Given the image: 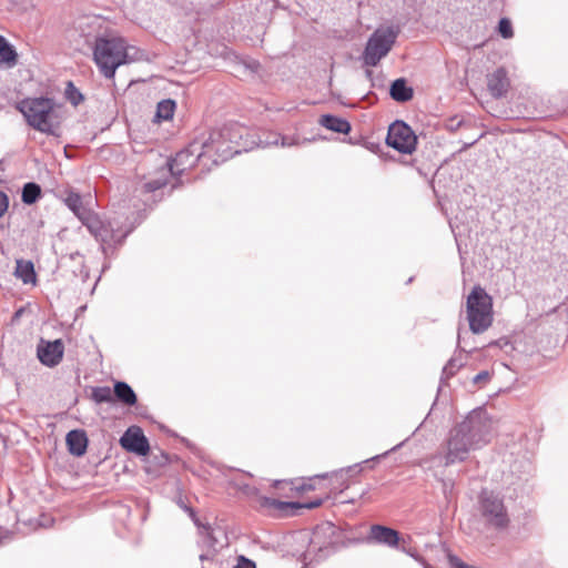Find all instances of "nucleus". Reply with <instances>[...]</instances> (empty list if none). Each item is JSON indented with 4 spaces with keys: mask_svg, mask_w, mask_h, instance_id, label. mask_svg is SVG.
I'll return each instance as SVG.
<instances>
[{
    "mask_svg": "<svg viewBox=\"0 0 568 568\" xmlns=\"http://www.w3.org/2000/svg\"><path fill=\"white\" fill-rule=\"evenodd\" d=\"M490 420L487 413L477 408L471 410L463 422L449 430L444 454L434 456L448 467L468 458L471 450L481 448L489 442Z\"/></svg>",
    "mask_w": 568,
    "mask_h": 568,
    "instance_id": "1",
    "label": "nucleus"
},
{
    "mask_svg": "<svg viewBox=\"0 0 568 568\" xmlns=\"http://www.w3.org/2000/svg\"><path fill=\"white\" fill-rule=\"evenodd\" d=\"M245 133L246 129L237 122H229L212 130L206 139L200 141L197 159L207 158L215 165L227 161L242 152L241 140Z\"/></svg>",
    "mask_w": 568,
    "mask_h": 568,
    "instance_id": "2",
    "label": "nucleus"
},
{
    "mask_svg": "<svg viewBox=\"0 0 568 568\" xmlns=\"http://www.w3.org/2000/svg\"><path fill=\"white\" fill-rule=\"evenodd\" d=\"M17 108L32 129L48 135H60L63 120L62 105L58 104L54 99L27 98L20 101Z\"/></svg>",
    "mask_w": 568,
    "mask_h": 568,
    "instance_id": "3",
    "label": "nucleus"
},
{
    "mask_svg": "<svg viewBox=\"0 0 568 568\" xmlns=\"http://www.w3.org/2000/svg\"><path fill=\"white\" fill-rule=\"evenodd\" d=\"M140 221L130 222L129 217L116 215L108 220H102L93 213L85 217L83 224L88 231L101 243L104 255L123 244L128 235L135 229Z\"/></svg>",
    "mask_w": 568,
    "mask_h": 568,
    "instance_id": "4",
    "label": "nucleus"
},
{
    "mask_svg": "<svg viewBox=\"0 0 568 568\" xmlns=\"http://www.w3.org/2000/svg\"><path fill=\"white\" fill-rule=\"evenodd\" d=\"M93 60L101 74L113 79L119 67L131 62L129 47L121 37H98L93 47Z\"/></svg>",
    "mask_w": 568,
    "mask_h": 568,
    "instance_id": "5",
    "label": "nucleus"
},
{
    "mask_svg": "<svg viewBox=\"0 0 568 568\" xmlns=\"http://www.w3.org/2000/svg\"><path fill=\"white\" fill-rule=\"evenodd\" d=\"M477 511L484 525L497 531L506 530L510 524L504 497L494 490L481 489L477 498Z\"/></svg>",
    "mask_w": 568,
    "mask_h": 568,
    "instance_id": "6",
    "label": "nucleus"
},
{
    "mask_svg": "<svg viewBox=\"0 0 568 568\" xmlns=\"http://www.w3.org/2000/svg\"><path fill=\"white\" fill-rule=\"evenodd\" d=\"M466 313L474 334L484 333L491 325L493 300L481 286H474L467 296Z\"/></svg>",
    "mask_w": 568,
    "mask_h": 568,
    "instance_id": "7",
    "label": "nucleus"
},
{
    "mask_svg": "<svg viewBox=\"0 0 568 568\" xmlns=\"http://www.w3.org/2000/svg\"><path fill=\"white\" fill-rule=\"evenodd\" d=\"M337 532L336 527L332 524L317 526L310 539L308 547L304 554L305 568L313 562H318L337 549Z\"/></svg>",
    "mask_w": 568,
    "mask_h": 568,
    "instance_id": "8",
    "label": "nucleus"
},
{
    "mask_svg": "<svg viewBox=\"0 0 568 568\" xmlns=\"http://www.w3.org/2000/svg\"><path fill=\"white\" fill-rule=\"evenodd\" d=\"M400 30L398 26L376 29L367 40L363 53V62L367 67H376L388 54Z\"/></svg>",
    "mask_w": 568,
    "mask_h": 568,
    "instance_id": "9",
    "label": "nucleus"
},
{
    "mask_svg": "<svg viewBox=\"0 0 568 568\" xmlns=\"http://www.w3.org/2000/svg\"><path fill=\"white\" fill-rule=\"evenodd\" d=\"M386 143L399 153L412 154L416 150L417 136L407 123L396 120L388 128Z\"/></svg>",
    "mask_w": 568,
    "mask_h": 568,
    "instance_id": "10",
    "label": "nucleus"
},
{
    "mask_svg": "<svg viewBox=\"0 0 568 568\" xmlns=\"http://www.w3.org/2000/svg\"><path fill=\"white\" fill-rule=\"evenodd\" d=\"M199 529L201 535V542L207 548L206 552L200 555L201 561L211 559L217 550L227 546V536L222 527L200 525Z\"/></svg>",
    "mask_w": 568,
    "mask_h": 568,
    "instance_id": "11",
    "label": "nucleus"
},
{
    "mask_svg": "<svg viewBox=\"0 0 568 568\" xmlns=\"http://www.w3.org/2000/svg\"><path fill=\"white\" fill-rule=\"evenodd\" d=\"M200 151V141H194L186 149L178 152L174 158L166 162L170 174L172 176H180L186 170L194 166L197 161H203L204 159H197Z\"/></svg>",
    "mask_w": 568,
    "mask_h": 568,
    "instance_id": "12",
    "label": "nucleus"
},
{
    "mask_svg": "<svg viewBox=\"0 0 568 568\" xmlns=\"http://www.w3.org/2000/svg\"><path fill=\"white\" fill-rule=\"evenodd\" d=\"M121 446L139 456H145L150 452V444L143 430L139 426L129 427L120 438Z\"/></svg>",
    "mask_w": 568,
    "mask_h": 568,
    "instance_id": "13",
    "label": "nucleus"
},
{
    "mask_svg": "<svg viewBox=\"0 0 568 568\" xmlns=\"http://www.w3.org/2000/svg\"><path fill=\"white\" fill-rule=\"evenodd\" d=\"M64 353V346L61 339H55L53 342H44L38 345L37 355L41 364L48 367L57 366Z\"/></svg>",
    "mask_w": 568,
    "mask_h": 568,
    "instance_id": "14",
    "label": "nucleus"
},
{
    "mask_svg": "<svg viewBox=\"0 0 568 568\" xmlns=\"http://www.w3.org/2000/svg\"><path fill=\"white\" fill-rule=\"evenodd\" d=\"M367 541L388 547H397L399 542V534L395 529L383 525H372L367 536Z\"/></svg>",
    "mask_w": 568,
    "mask_h": 568,
    "instance_id": "15",
    "label": "nucleus"
},
{
    "mask_svg": "<svg viewBox=\"0 0 568 568\" xmlns=\"http://www.w3.org/2000/svg\"><path fill=\"white\" fill-rule=\"evenodd\" d=\"M509 84L507 71L504 68L496 69L487 77L488 91L494 98L504 97L508 91Z\"/></svg>",
    "mask_w": 568,
    "mask_h": 568,
    "instance_id": "16",
    "label": "nucleus"
},
{
    "mask_svg": "<svg viewBox=\"0 0 568 568\" xmlns=\"http://www.w3.org/2000/svg\"><path fill=\"white\" fill-rule=\"evenodd\" d=\"M88 436L83 429H72L65 436V444L71 455L81 457L87 453Z\"/></svg>",
    "mask_w": 568,
    "mask_h": 568,
    "instance_id": "17",
    "label": "nucleus"
},
{
    "mask_svg": "<svg viewBox=\"0 0 568 568\" xmlns=\"http://www.w3.org/2000/svg\"><path fill=\"white\" fill-rule=\"evenodd\" d=\"M323 498H315L307 503H298V501H281L277 499H273L270 497H261V505L266 508H276L278 510H284L286 508H307L313 509L317 508L323 504Z\"/></svg>",
    "mask_w": 568,
    "mask_h": 568,
    "instance_id": "18",
    "label": "nucleus"
},
{
    "mask_svg": "<svg viewBox=\"0 0 568 568\" xmlns=\"http://www.w3.org/2000/svg\"><path fill=\"white\" fill-rule=\"evenodd\" d=\"M62 200L67 207L71 210L79 220H81L82 224L85 223V217L92 215L93 213L87 211L82 205V197L78 192L72 190H67L63 192Z\"/></svg>",
    "mask_w": 568,
    "mask_h": 568,
    "instance_id": "19",
    "label": "nucleus"
},
{
    "mask_svg": "<svg viewBox=\"0 0 568 568\" xmlns=\"http://www.w3.org/2000/svg\"><path fill=\"white\" fill-rule=\"evenodd\" d=\"M390 98L399 103L409 101L414 95V90L407 84L406 79L398 78L394 80L389 88Z\"/></svg>",
    "mask_w": 568,
    "mask_h": 568,
    "instance_id": "20",
    "label": "nucleus"
},
{
    "mask_svg": "<svg viewBox=\"0 0 568 568\" xmlns=\"http://www.w3.org/2000/svg\"><path fill=\"white\" fill-rule=\"evenodd\" d=\"M114 402L118 400L126 406H133L138 402V397L133 388L125 382L118 381L113 385Z\"/></svg>",
    "mask_w": 568,
    "mask_h": 568,
    "instance_id": "21",
    "label": "nucleus"
},
{
    "mask_svg": "<svg viewBox=\"0 0 568 568\" xmlns=\"http://www.w3.org/2000/svg\"><path fill=\"white\" fill-rule=\"evenodd\" d=\"M320 124L332 132L343 134L349 133L352 129L346 119L333 114H323L320 119Z\"/></svg>",
    "mask_w": 568,
    "mask_h": 568,
    "instance_id": "22",
    "label": "nucleus"
},
{
    "mask_svg": "<svg viewBox=\"0 0 568 568\" xmlns=\"http://www.w3.org/2000/svg\"><path fill=\"white\" fill-rule=\"evenodd\" d=\"M18 62V54L13 45L0 34V67L13 68Z\"/></svg>",
    "mask_w": 568,
    "mask_h": 568,
    "instance_id": "23",
    "label": "nucleus"
},
{
    "mask_svg": "<svg viewBox=\"0 0 568 568\" xmlns=\"http://www.w3.org/2000/svg\"><path fill=\"white\" fill-rule=\"evenodd\" d=\"M14 275L20 278L23 284H34L37 280L34 266L31 261L17 260Z\"/></svg>",
    "mask_w": 568,
    "mask_h": 568,
    "instance_id": "24",
    "label": "nucleus"
},
{
    "mask_svg": "<svg viewBox=\"0 0 568 568\" xmlns=\"http://www.w3.org/2000/svg\"><path fill=\"white\" fill-rule=\"evenodd\" d=\"M41 186L36 182H28L22 186L21 201L26 205L34 204L41 197Z\"/></svg>",
    "mask_w": 568,
    "mask_h": 568,
    "instance_id": "25",
    "label": "nucleus"
},
{
    "mask_svg": "<svg viewBox=\"0 0 568 568\" xmlns=\"http://www.w3.org/2000/svg\"><path fill=\"white\" fill-rule=\"evenodd\" d=\"M175 101L172 99H165L158 103L156 112H155V121H168L171 120L174 115L175 110Z\"/></svg>",
    "mask_w": 568,
    "mask_h": 568,
    "instance_id": "26",
    "label": "nucleus"
},
{
    "mask_svg": "<svg viewBox=\"0 0 568 568\" xmlns=\"http://www.w3.org/2000/svg\"><path fill=\"white\" fill-rule=\"evenodd\" d=\"M91 397L98 404L114 402L113 390L108 386L94 387Z\"/></svg>",
    "mask_w": 568,
    "mask_h": 568,
    "instance_id": "27",
    "label": "nucleus"
},
{
    "mask_svg": "<svg viewBox=\"0 0 568 568\" xmlns=\"http://www.w3.org/2000/svg\"><path fill=\"white\" fill-rule=\"evenodd\" d=\"M466 357L459 353L452 357L443 368V374L448 378L457 373V371L465 365Z\"/></svg>",
    "mask_w": 568,
    "mask_h": 568,
    "instance_id": "28",
    "label": "nucleus"
},
{
    "mask_svg": "<svg viewBox=\"0 0 568 568\" xmlns=\"http://www.w3.org/2000/svg\"><path fill=\"white\" fill-rule=\"evenodd\" d=\"M65 98L74 106L83 101V94L78 90L73 82L69 81L65 87Z\"/></svg>",
    "mask_w": 568,
    "mask_h": 568,
    "instance_id": "29",
    "label": "nucleus"
},
{
    "mask_svg": "<svg viewBox=\"0 0 568 568\" xmlns=\"http://www.w3.org/2000/svg\"><path fill=\"white\" fill-rule=\"evenodd\" d=\"M404 445V442L397 444L396 446H394L393 448H390L389 450H386L385 453L383 454H379V455H376V456H373L359 464H355L354 466H349L347 468V471H353L355 470L357 467H361L362 464H368V463H376V462H379L382 458L386 457L387 455H389L390 453L397 450L399 447H402Z\"/></svg>",
    "mask_w": 568,
    "mask_h": 568,
    "instance_id": "30",
    "label": "nucleus"
},
{
    "mask_svg": "<svg viewBox=\"0 0 568 568\" xmlns=\"http://www.w3.org/2000/svg\"><path fill=\"white\" fill-rule=\"evenodd\" d=\"M498 32L504 39H510L514 36L513 24L508 18H501L498 22Z\"/></svg>",
    "mask_w": 568,
    "mask_h": 568,
    "instance_id": "31",
    "label": "nucleus"
},
{
    "mask_svg": "<svg viewBox=\"0 0 568 568\" xmlns=\"http://www.w3.org/2000/svg\"><path fill=\"white\" fill-rule=\"evenodd\" d=\"M237 489L243 493L245 496L247 497H256L257 498V501H258V505L260 507L264 508L262 505H261V497L260 494H258V489L254 486H251L248 484H243V485H239L236 486Z\"/></svg>",
    "mask_w": 568,
    "mask_h": 568,
    "instance_id": "32",
    "label": "nucleus"
},
{
    "mask_svg": "<svg viewBox=\"0 0 568 568\" xmlns=\"http://www.w3.org/2000/svg\"><path fill=\"white\" fill-rule=\"evenodd\" d=\"M168 181L165 179H155L152 181H149L143 184L144 192L146 193H153L163 186H165Z\"/></svg>",
    "mask_w": 568,
    "mask_h": 568,
    "instance_id": "33",
    "label": "nucleus"
},
{
    "mask_svg": "<svg viewBox=\"0 0 568 568\" xmlns=\"http://www.w3.org/2000/svg\"><path fill=\"white\" fill-rule=\"evenodd\" d=\"M442 481V489L443 494L447 501H450V499L454 496V489H455V481L453 479H440Z\"/></svg>",
    "mask_w": 568,
    "mask_h": 568,
    "instance_id": "34",
    "label": "nucleus"
},
{
    "mask_svg": "<svg viewBox=\"0 0 568 568\" xmlns=\"http://www.w3.org/2000/svg\"><path fill=\"white\" fill-rule=\"evenodd\" d=\"M488 346L489 347H495V346L499 347L506 354H509L511 351H514V346L511 345L509 339L506 338V337L498 338L497 341H494V342L489 343Z\"/></svg>",
    "mask_w": 568,
    "mask_h": 568,
    "instance_id": "35",
    "label": "nucleus"
},
{
    "mask_svg": "<svg viewBox=\"0 0 568 568\" xmlns=\"http://www.w3.org/2000/svg\"><path fill=\"white\" fill-rule=\"evenodd\" d=\"M280 140L282 146H293L300 143L298 136L295 135H281Z\"/></svg>",
    "mask_w": 568,
    "mask_h": 568,
    "instance_id": "36",
    "label": "nucleus"
},
{
    "mask_svg": "<svg viewBox=\"0 0 568 568\" xmlns=\"http://www.w3.org/2000/svg\"><path fill=\"white\" fill-rule=\"evenodd\" d=\"M491 374L488 371H481L473 377V383L476 385H480L481 383H486L490 379Z\"/></svg>",
    "mask_w": 568,
    "mask_h": 568,
    "instance_id": "37",
    "label": "nucleus"
},
{
    "mask_svg": "<svg viewBox=\"0 0 568 568\" xmlns=\"http://www.w3.org/2000/svg\"><path fill=\"white\" fill-rule=\"evenodd\" d=\"M9 207V196L3 191H0V219L4 215Z\"/></svg>",
    "mask_w": 568,
    "mask_h": 568,
    "instance_id": "38",
    "label": "nucleus"
},
{
    "mask_svg": "<svg viewBox=\"0 0 568 568\" xmlns=\"http://www.w3.org/2000/svg\"><path fill=\"white\" fill-rule=\"evenodd\" d=\"M235 568H256V565L253 560L244 556H240Z\"/></svg>",
    "mask_w": 568,
    "mask_h": 568,
    "instance_id": "39",
    "label": "nucleus"
},
{
    "mask_svg": "<svg viewBox=\"0 0 568 568\" xmlns=\"http://www.w3.org/2000/svg\"><path fill=\"white\" fill-rule=\"evenodd\" d=\"M518 568H542L538 559L530 558L519 564Z\"/></svg>",
    "mask_w": 568,
    "mask_h": 568,
    "instance_id": "40",
    "label": "nucleus"
},
{
    "mask_svg": "<svg viewBox=\"0 0 568 568\" xmlns=\"http://www.w3.org/2000/svg\"><path fill=\"white\" fill-rule=\"evenodd\" d=\"M181 507L183 508V510H184L185 513H187V514H189V516L191 517V519L193 520V523H194L197 527H200V521H199V518L196 517V514H195L194 509H193V508H191V507H189V506H186V505H184V504H181Z\"/></svg>",
    "mask_w": 568,
    "mask_h": 568,
    "instance_id": "41",
    "label": "nucleus"
},
{
    "mask_svg": "<svg viewBox=\"0 0 568 568\" xmlns=\"http://www.w3.org/2000/svg\"><path fill=\"white\" fill-rule=\"evenodd\" d=\"M402 550L409 555L410 557L415 558L416 560H422V558L418 555L414 554L410 549H406L403 547Z\"/></svg>",
    "mask_w": 568,
    "mask_h": 568,
    "instance_id": "42",
    "label": "nucleus"
},
{
    "mask_svg": "<svg viewBox=\"0 0 568 568\" xmlns=\"http://www.w3.org/2000/svg\"><path fill=\"white\" fill-rule=\"evenodd\" d=\"M252 71H256L260 68V63L255 60L251 61L247 65Z\"/></svg>",
    "mask_w": 568,
    "mask_h": 568,
    "instance_id": "43",
    "label": "nucleus"
},
{
    "mask_svg": "<svg viewBox=\"0 0 568 568\" xmlns=\"http://www.w3.org/2000/svg\"><path fill=\"white\" fill-rule=\"evenodd\" d=\"M313 487L311 485H302L301 487H298L297 489L298 490H308V489H312Z\"/></svg>",
    "mask_w": 568,
    "mask_h": 568,
    "instance_id": "44",
    "label": "nucleus"
},
{
    "mask_svg": "<svg viewBox=\"0 0 568 568\" xmlns=\"http://www.w3.org/2000/svg\"><path fill=\"white\" fill-rule=\"evenodd\" d=\"M265 144L266 145H271V144L277 145L278 144V139H275L273 141H266Z\"/></svg>",
    "mask_w": 568,
    "mask_h": 568,
    "instance_id": "45",
    "label": "nucleus"
},
{
    "mask_svg": "<svg viewBox=\"0 0 568 568\" xmlns=\"http://www.w3.org/2000/svg\"><path fill=\"white\" fill-rule=\"evenodd\" d=\"M460 344H462V333L460 331L458 332V346L460 347Z\"/></svg>",
    "mask_w": 568,
    "mask_h": 568,
    "instance_id": "46",
    "label": "nucleus"
},
{
    "mask_svg": "<svg viewBox=\"0 0 568 568\" xmlns=\"http://www.w3.org/2000/svg\"><path fill=\"white\" fill-rule=\"evenodd\" d=\"M366 74H367V77H371L372 75V71L367 70Z\"/></svg>",
    "mask_w": 568,
    "mask_h": 568,
    "instance_id": "47",
    "label": "nucleus"
}]
</instances>
